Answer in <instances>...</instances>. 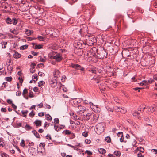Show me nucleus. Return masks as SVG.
I'll return each instance as SVG.
<instances>
[{
  "instance_id": "nucleus-1",
  "label": "nucleus",
  "mask_w": 157,
  "mask_h": 157,
  "mask_svg": "<svg viewBox=\"0 0 157 157\" xmlns=\"http://www.w3.org/2000/svg\"><path fill=\"white\" fill-rule=\"evenodd\" d=\"M105 125L103 122L98 124L95 127V131L98 134H100L104 130Z\"/></svg>"
},
{
  "instance_id": "nucleus-2",
  "label": "nucleus",
  "mask_w": 157,
  "mask_h": 157,
  "mask_svg": "<svg viewBox=\"0 0 157 157\" xmlns=\"http://www.w3.org/2000/svg\"><path fill=\"white\" fill-rule=\"evenodd\" d=\"M96 51L98 55H99L98 56L100 59H104L107 58V53L104 48H102L101 50L96 49Z\"/></svg>"
},
{
  "instance_id": "nucleus-3",
  "label": "nucleus",
  "mask_w": 157,
  "mask_h": 157,
  "mask_svg": "<svg viewBox=\"0 0 157 157\" xmlns=\"http://www.w3.org/2000/svg\"><path fill=\"white\" fill-rule=\"evenodd\" d=\"M90 107L96 113H98L100 111L101 109L97 105H93V104L91 105Z\"/></svg>"
},
{
  "instance_id": "nucleus-4",
  "label": "nucleus",
  "mask_w": 157,
  "mask_h": 157,
  "mask_svg": "<svg viewBox=\"0 0 157 157\" xmlns=\"http://www.w3.org/2000/svg\"><path fill=\"white\" fill-rule=\"evenodd\" d=\"M37 150H36L35 148L33 147H29L28 149L29 153L33 156L35 155L36 154V151Z\"/></svg>"
},
{
  "instance_id": "nucleus-5",
  "label": "nucleus",
  "mask_w": 157,
  "mask_h": 157,
  "mask_svg": "<svg viewBox=\"0 0 157 157\" xmlns=\"http://www.w3.org/2000/svg\"><path fill=\"white\" fill-rule=\"evenodd\" d=\"M53 59H55L57 62H60L62 59L61 55L57 54L53 56Z\"/></svg>"
},
{
  "instance_id": "nucleus-6",
  "label": "nucleus",
  "mask_w": 157,
  "mask_h": 157,
  "mask_svg": "<svg viewBox=\"0 0 157 157\" xmlns=\"http://www.w3.org/2000/svg\"><path fill=\"white\" fill-rule=\"evenodd\" d=\"M82 44V43L80 42H77L75 43L74 46L77 48L81 49L83 48Z\"/></svg>"
},
{
  "instance_id": "nucleus-7",
  "label": "nucleus",
  "mask_w": 157,
  "mask_h": 157,
  "mask_svg": "<svg viewBox=\"0 0 157 157\" xmlns=\"http://www.w3.org/2000/svg\"><path fill=\"white\" fill-rule=\"evenodd\" d=\"M77 107L79 109V110L77 111V112L82 113L81 112H82V113H83L84 111L86 110V108L85 107L81 105H78L77 106Z\"/></svg>"
},
{
  "instance_id": "nucleus-8",
  "label": "nucleus",
  "mask_w": 157,
  "mask_h": 157,
  "mask_svg": "<svg viewBox=\"0 0 157 157\" xmlns=\"http://www.w3.org/2000/svg\"><path fill=\"white\" fill-rule=\"evenodd\" d=\"M82 101V99L81 98H76L74 100L73 103L75 106H76L80 103Z\"/></svg>"
},
{
  "instance_id": "nucleus-9",
  "label": "nucleus",
  "mask_w": 157,
  "mask_h": 157,
  "mask_svg": "<svg viewBox=\"0 0 157 157\" xmlns=\"http://www.w3.org/2000/svg\"><path fill=\"white\" fill-rule=\"evenodd\" d=\"M94 117V115L92 113H88L86 116V119L88 120L90 119H92Z\"/></svg>"
},
{
  "instance_id": "nucleus-10",
  "label": "nucleus",
  "mask_w": 157,
  "mask_h": 157,
  "mask_svg": "<svg viewBox=\"0 0 157 157\" xmlns=\"http://www.w3.org/2000/svg\"><path fill=\"white\" fill-rule=\"evenodd\" d=\"M146 109H148V112H150L151 113L153 112L156 109V107H153L152 106L150 107L147 106Z\"/></svg>"
},
{
  "instance_id": "nucleus-11",
  "label": "nucleus",
  "mask_w": 157,
  "mask_h": 157,
  "mask_svg": "<svg viewBox=\"0 0 157 157\" xmlns=\"http://www.w3.org/2000/svg\"><path fill=\"white\" fill-rule=\"evenodd\" d=\"M33 123L36 124V126H41L42 124V122L41 120H36L35 121H34Z\"/></svg>"
},
{
  "instance_id": "nucleus-12",
  "label": "nucleus",
  "mask_w": 157,
  "mask_h": 157,
  "mask_svg": "<svg viewBox=\"0 0 157 157\" xmlns=\"http://www.w3.org/2000/svg\"><path fill=\"white\" fill-rule=\"evenodd\" d=\"M60 72L58 70H55L53 72V75L55 77H58V75H59Z\"/></svg>"
},
{
  "instance_id": "nucleus-13",
  "label": "nucleus",
  "mask_w": 157,
  "mask_h": 157,
  "mask_svg": "<svg viewBox=\"0 0 157 157\" xmlns=\"http://www.w3.org/2000/svg\"><path fill=\"white\" fill-rule=\"evenodd\" d=\"M13 56L15 58L17 59L21 56V55L17 52H15L13 54Z\"/></svg>"
},
{
  "instance_id": "nucleus-14",
  "label": "nucleus",
  "mask_w": 157,
  "mask_h": 157,
  "mask_svg": "<svg viewBox=\"0 0 157 157\" xmlns=\"http://www.w3.org/2000/svg\"><path fill=\"white\" fill-rule=\"evenodd\" d=\"M57 83L55 81L51 80L50 82V84L51 86L52 87H54L57 85Z\"/></svg>"
},
{
  "instance_id": "nucleus-15",
  "label": "nucleus",
  "mask_w": 157,
  "mask_h": 157,
  "mask_svg": "<svg viewBox=\"0 0 157 157\" xmlns=\"http://www.w3.org/2000/svg\"><path fill=\"white\" fill-rule=\"evenodd\" d=\"M32 132L33 134L37 138H40V136L39 133H38L37 132H36L35 130L33 131Z\"/></svg>"
},
{
  "instance_id": "nucleus-16",
  "label": "nucleus",
  "mask_w": 157,
  "mask_h": 157,
  "mask_svg": "<svg viewBox=\"0 0 157 157\" xmlns=\"http://www.w3.org/2000/svg\"><path fill=\"white\" fill-rule=\"evenodd\" d=\"M93 40H94L93 39H90V38H88L87 40V43L89 44L90 45H91L94 44V41Z\"/></svg>"
},
{
  "instance_id": "nucleus-17",
  "label": "nucleus",
  "mask_w": 157,
  "mask_h": 157,
  "mask_svg": "<svg viewBox=\"0 0 157 157\" xmlns=\"http://www.w3.org/2000/svg\"><path fill=\"white\" fill-rule=\"evenodd\" d=\"M22 127L25 128L27 130H29L32 128V127L27 124L25 126H22Z\"/></svg>"
},
{
  "instance_id": "nucleus-18",
  "label": "nucleus",
  "mask_w": 157,
  "mask_h": 157,
  "mask_svg": "<svg viewBox=\"0 0 157 157\" xmlns=\"http://www.w3.org/2000/svg\"><path fill=\"white\" fill-rule=\"evenodd\" d=\"M13 126L16 128H19L20 127H22V123L21 122H20L19 123H17V121H16V123L15 124L13 125Z\"/></svg>"
},
{
  "instance_id": "nucleus-19",
  "label": "nucleus",
  "mask_w": 157,
  "mask_h": 157,
  "mask_svg": "<svg viewBox=\"0 0 157 157\" xmlns=\"http://www.w3.org/2000/svg\"><path fill=\"white\" fill-rule=\"evenodd\" d=\"M6 22L8 24H11L12 23V20L9 17H7L6 20Z\"/></svg>"
},
{
  "instance_id": "nucleus-20",
  "label": "nucleus",
  "mask_w": 157,
  "mask_h": 157,
  "mask_svg": "<svg viewBox=\"0 0 157 157\" xmlns=\"http://www.w3.org/2000/svg\"><path fill=\"white\" fill-rule=\"evenodd\" d=\"M133 115L134 116L136 117H137L138 118H139L140 117V113L138 112H134L133 113Z\"/></svg>"
},
{
  "instance_id": "nucleus-21",
  "label": "nucleus",
  "mask_w": 157,
  "mask_h": 157,
  "mask_svg": "<svg viewBox=\"0 0 157 157\" xmlns=\"http://www.w3.org/2000/svg\"><path fill=\"white\" fill-rule=\"evenodd\" d=\"M119 112H120L122 113H124L126 112V110L124 108H121L120 107V109Z\"/></svg>"
},
{
  "instance_id": "nucleus-22",
  "label": "nucleus",
  "mask_w": 157,
  "mask_h": 157,
  "mask_svg": "<svg viewBox=\"0 0 157 157\" xmlns=\"http://www.w3.org/2000/svg\"><path fill=\"white\" fill-rule=\"evenodd\" d=\"M87 28L86 26H85V27H84L83 29L81 28L79 32L81 33L82 32L85 33L86 32H87Z\"/></svg>"
},
{
  "instance_id": "nucleus-23",
  "label": "nucleus",
  "mask_w": 157,
  "mask_h": 157,
  "mask_svg": "<svg viewBox=\"0 0 157 157\" xmlns=\"http://www.w3.org/2000/svg\"><path fill=\"white\" fill-rule=\"evenodd\" d=\"M78 65H79V64L71 63V66L73 68L77 70L78 67Z\"/></svg>"
},
{
  "instance_id": "nucleus-24",
  "label": "nucleus",
  "mask_w": 157,
  "mask_h": 157,
  "mask_svg": "<svg viewBox=\"0 0 157 157\" xmlns=\"http://www.w3.org/2000/svg\"><path fill=\"white\" fill-rule=\"evenodd\" d=\"M33 79H36L35 80H33L34 82H36L38 79V76L37 74H35L32 76Z\"/></svg>"
},
{
  "instance_id": "nucleus-25",
  "label": "nucleus",
  "mask_w": 157,
  "mask_h": 157,
  "mask_svg": "<svg viewBox=\"0 0 157 157\" xmlns=\"http://www.w3.org/2000/svg\"><path fill=\"white\" fill-rule=\"evenodd\" d=\"M114 154L116 156L119 157L120 156L121 153L119 151H116L114 152Z\"/></svg>"
},
{
  "instance_id": "nucleus-26",
  "label": "nucleus",
  "mask_w": 157,
  "mask_h": 157,
  "mask_svg": "<svg viewBox=\"0 0 157 157\" xmlns=\"http://www.w3.org/2000/svg\"><path fill=\"white\" fill-rule=\"evenodd\" d=\"M136 150L137 151H139V153H143L144 151V148L141 147H137Z\"/></svg>"
},
{
  "instance_id": "nucleus-27",
  "label": "nucleus",
  "mask_w": 157,
  "mask_h": 157,
  "mask_svg": "<svg viewBox=\"0 0 157 157\" xmlns=\"http://www.w3.org/2000/svg\"><path fill=\"white\" fill-rule=\"evenodd\" d=\"M1 44L2 45V48H5L7 44V42L6 41L2 42Z\"/></svg>"
},
{
  "instance_id": "nucleus-28",
  "label": "nucleus",
  "mask_w": 157,
  "mask_h": 157,
  "mask_svg": "<svg viewBox=\"0 0 157 157\" xmlns=\"http://www.w3.org/2000/svg\"><path fill=\"white\" fill-rule=\"evenodd\" d=\"M12 21L13 24L14 25H16L17 22V20L16 18L14 17L12 18Z\"/></svg>"
},
{
  "instance_id": "nucleus-29",
  "label": "nucleus",
  "mask_w": 157,
  "mask_h": 157,
  "mask_svg": "<svg viewBox=\"0 0 157 157\" xmlns=\"http://www.w3.org/2000/svg\"><path fill=\"white\" fill-rule=\"evenodd\" d=\"M105 140L108 143H110L111 141V139L109 136L106 137L105 139Z\"/></svg>"
},
{
  "instance_id": "nucleus-30",
  "label": "nucleus",
  "mask_w": 157,
  "mask_h": 157,
  "mask_svg": "<svg viewBox=\"0 0 157 157\" xmlns=\"http://www.w3.org/2000/svg\"><path fill=\"white\" fill-rule=\"evenodd\" d=\"M38 86L39 87L42 86H44L45 84V82L43 81H40L38 83Z\"/></svg>"
},
{
  "instance_id": "nucleus-31",
  "label": "nucleus",
  "mask_w": 157,
  "mask_h": 157,
  "mask_svg": "<svg viewBox=\"0 0 157 157\" xmlns=\"http://www.w3.org/2000/svg\"><path fill=\"white\" fill-rule=\"evenodd\" d=\"M99 152L100 153L103 154L106 152V151L103 148H100Z\"/></svg>"
},
{
  "instance_id": "nucleus-32",
  "label": "nucleus",
  "mask_w": 157,
  "mask_h": 157,
  "mask_svg": "<svg viewBox=\"0 0 157 157\" xmlns=\"http://www.w3.org/2000/svg\"><path fill=\"white\" fill-rule=\"evenodd\" d=\"M43 45L42 44H39L36 45L34 48L35 49H40L42 48Z\"/></svg>"
},
{
  "instance_id": "nucleus-33",
  "label": "nucleus",
  "mask_w": 157,
  "mask_h": 157,
  "mask_svg": "<svg viewBox=\"0 0 157 157\" xmlns=\"http://www.w3.org/2000/svg\"><path fill=\"white\" fill-rule=\"evenodd\" d=\"M39 59L40 61L41 62H44L46 61L45 58L44 57H42L41 56H40Z\"/></svg>"
},
{
  "instance_id": "nucleus-34",
  "label": "nucleus",
  "mask_w": 157,
  "mask_h": 157,
  "mask_svg": "<svg viewBox=\"0 0 157 157\" xmlns=\"http://www.w3.org/2000/svg\"><path fill=\"white\" fill-rule=\"evenodd\" d=\"M28 45L26 44L21 46L20 47V49L21 50H24L27 49L28 48Z\"/></svg>"
},
{
  "instance_id": "nucleus-35",
  "label": "nucleus",
  "mask_w": 157,
  "mask_h": 157,
  "mask_svg": "<svg viewBox=\"0 0 157 157\" xmlns=\"http://www.w3.org/2000/svg\"><path fill=\"white\" fill-rule=\"evenodd\" d=\"M28 111L27 110L25 111H22L21 113L23 115V116L25 117L26 116V114L28 113Z\"/></svg>"
},
{
  "instance_id": "nucleus-36",
  "label": "nucleus",
  "mask_w": 157,
  "mask_h": 157,
  "mask_svg": "<svg viewBox=\"0 0 157 157\" xmlns=\"http://www.w3.org/2000/svg\"><path fill=\"white\" fill-rule=\"evenodd\" d=\"M63 132L64 133L65 135H69L71 134V131L69 130H66L63 131Z\"/></svg>"
},
{
  "instance_id": "nucleus-37",
  "label": "nucleus",
  "mask_w": 157,
  "mask_h": 157,
  "mask_svg": "<svg viewBox=\"0 0 157 157\" xmlns=\"http://www.w3.org/2000/svg\"><path fill=\"white\" fill-rule=\"evenodd\" d=\"M46 116H47V119L50 121H51L52 120V118L50 115L48 114L46 115Z\"/></svg>"
},
{
  "instance_id": "nucleus-38",
  "label": "nucleus",
  "mask_w": 157,
  "mask_h": 157,
  "mask_svg": "<svg viewBox=\"0 0 157 157\" xmlns=\"http://www.w3.org/2000/svg\"><path fill=\"white\" fill-rule=\"evenodd\" d=\"M5 79L6 81L8 82H10L12 80V78L11 76L7 77L5 78Z\"/></svg>"
},
{
  "instance_id": "nucleus-39",
  "label": "nucleus",
  "mask_w": 157,
  "mask_h": 157,
  "mask_svg": "<svg viewBox=\"0 0 157 157\" xmlns=\"http://www.w3.org/2000/svg\"><path fill=\"white\" fill-rule=\"evenodd\" d=\"M45 146V144L44 143H40L39 144V147H41V149H44V147Z\"/></svg>"
},
{
  "instance_id": "nucleus-40",
  "label": "nucleus",
  "mask_w": 157,
  "mask_h": 157,
  "mask_svg": "<svg viewBox=\"0 0 157 157\" xmlns=\"http://www.w3.org/2000/svg\"><path fill=\"white\" fill-rule=\"evenodd\" d=\"M0 155L2 157H7V156H8V155L7 154H6V153L4 152H2V153L1 154V152H0Z\"/></svg>"
},
{
  "instance_id": "nucleus-41",
  "label": "nucleus",
  "mask_w": 157,
  "mask_h": 157,
  "mask_svg": "<svg viewBox=\"0 0 157 157\" xmlns=\"http://www.w3.org/2000/svg\"><path fill=\"white\" fill-rule=\"evenodd\" d=\"M124 137L123 136H121L120 137V141L121 142H124V143H125L127 141L126 140H124Z\"/></svg>"
},
{
  "instance_id": "nucleus-42",
  "label": "nucleus",
  "mask_w": 157,
  "mask_h": 157,
  "mask_svg": "<svg viewBox=\"0 0 157 157\" xmlns=\"http://www.w3.org/2000/svg\"><path fill=\"white\" fill-rule=\"evenodd\" d=\"M25 32L28 36H29L31 34V31L30 30L26 29L25 30Z\"/></svg>"
},
{
  "instance_id": "nucleus-43",
  "label": "nucleus",
  "mask_w": 157,
  "mask_h": 157,
  "mask_svg": "<svg viewBox=\"0 0 157 157\" xmlns=\"http://www.w3.org/2000/svg\"><path fill=\"white\" fill-rule=\"evenodd\" d=\"M120 107H118V106H115L114 108V110L116 112H119L120 109Z\"/></svg>"
},
{
  "instance_id": "nucleus-44",
  "label": "nucleus",
  "mask_w": 157,
  "mask_h": 157,
  "mask_svg": "<svg viewBox=\"0 0 157 157\" xmlns=\"http://www.w3.org/2000/svg\"><path fill=\"white\" fill-rule=\"evenodd\" d=\"M37 38L40 41H44V37L40 36H38Z\"/></svg>"
},
{
  "instance_id": "nucleus-45",
  "label": "nucleus",
  "mask_w": 157,
  "mask_h": 157,
  "mask_svg": "<svg viewBox=\"0 0 157 157\" xmlns=\"http://www.w3.org/2000/svg\"><path fill=\"white\" fill-rule=\"evenodd\" d=\"M78 67L77 70H80L81 71H84L85 70L84 68L83 67H82L80 65H78Z\"/></svg>"
},
{
  "instance_id": "nucleus-46",
  "label": "nucleus",
  "mask_w": 157,
  "mask_h": 157,
  "mask_svg": "<svg viewBox=\"0 0 157 157\" xmlns=\"http://www.w3.org/2000/svg\"><path fill=\"white\" fill-rule=\"evenodd\" d=\"M106 108L107 110L109 111H110L111 112H113V110L112 108H110L108 106H106Z\"/></svg>"
},
{
  "instance_id": "nucleus-47",
  "label": "nucleus",
  "mask_w": 157,
  "mask_h": 157,
  "mask_svg": "<svg viewBox=\"0 0 157 157\" xmlns=\"http://www.w3.org/2000/svg\"><path fill=\"white\" fill-rule=\"evenodd\" d=\"M54 123L55 124H59V120L58 118H55L54 119Z\"/></svg>"
},
{
  "instance_id": "nucleus-48",
  "label": "nucleus",
  "mask_w": 157,
  "mask_h": 157,
  "mask_svg": "<svg viewBox=\"0 0 157 157\" xmlns=\"http://www.w3.org/2000/svg\"><path fill=\"white\" fill-rule=\"evenodd\" d=\"M67 145H68V146H69V147H70L71 148H73L74 150H78V148L76 147L75 146H72L71 144H67Z\"/></svg>"
},
{
  "instance_id": "nucleus-49",
  "label": "nucleus",
  "mask_w": 157,
  "mask_h": 157,
  "mask_svg": "<svg viewBox=\"0 0 157 157\" xmlns=\"http://www.w3.org/2000/svg\"><path fill=\"white\" fill-rule=\"evenodd\" d=\"M66 79V76L64 75H63L62 76V78H61V82H64L65 79Z\"/></svg>"
},
{
  "instance_id": "nucleus-50",
  "label": "nucleus",
  "mask_w": 157,
  "mask_h": 157,
  "mask_svg": "<svg viewBox=\"0 0 157 157\" xmlns=\"http://www.w3.org/2000/svg\"><path fill=\"white\" fill-rule=\"evenodd\" d=\"M37 153H39L40 152V153H41L42 155H45V154L44 153V149L43 150V149H42V150L41 151H38V150H37Z\"/></svg>"
},
{
  "instance_id": "nucleus-51",
  "label": "nucleus",
  "mask_w": 157,
  "mask_h": 157,
  "mask_svg": "<svg viewBox=\"0 0 157 157\" xmlns=\"http://www.w3.org/2000/svg\"><path fill=\"white\" fill-rule=\"evenodd\" d=\"M154 81V80L152 78H150L148 81L147 82H148L149 84H151Z\"/></svg>"
},
{
  "instance_id": "nucleus-52",
  "label": "nucleus",
  "mask_w": 157,
  "mask_h": 157,
  "mask_svg": "<svg viewBox=\"0 0 157 157\" xmlns=\"http://www.w3.org/2000/svg\"><path fill=\"white\" fill-rule=\"evenodd\" d=\"M84 103L85 104H88L89 103L91 105H93V103L92 102H89L88 101L86 100L84 101Z\"/></svg>"
},
{
  "instance_id": "nucleus-53",
  "label": "nucleus",
  "mask_w": 157,
  "mask_h": 157,
  "mask_svg": "<svg viewBox=\"0 0 157 157\" xmlns=\"http://www.w3.org/2000/svg\"><path fill=\"white\" fill-rule=\"evenodd\" d=\"M89 71L95 74H96L97 72V71L94 69H91L90 70H89Z\"/></svg>"
},
{
  "instance_id": "nucleus-54",
  "label": "nucleus",
  "mask_w": 157,
  "mask_h": 157,
  "mask_svg": "<svg viewBox=\"0 0 157 157\" xmlns=\"http://www.w3.org/2000/svg\"><path fill=\"white\" fill-rule=\"evenodd\" d=\"M86 152L87 155H91L92 154V152L90 151L86 150Z\"/></svg>"
},
{
  "instance_id": "nucleus-55",
  "label": "nucleus",
  "mask_w": 157,
  "mask_h": 157,
  "mask_svg": "<svg viewBox=\"0 0 157 157\" xmlns=\"http://www.w3.org/2000/svg\"><path fill=\"white\" fill-rule=\"evenodd\" d=\"M6 101L7 102L10 104H12L13 103L12 101L10 99H7Z\"/></svg>"
},
{
  "instance_id": "nucleus-56",
  "label": "nucleus",
  "mask_w": 157,
  "mask_h": 157,
  "mask_svg": "<svg viewBox=\"0 0 157 157\" xmlns=\"http://www.w3.org/2000/svg\"><path fill=\"white\" fill-rule=\"evenodd\" d=\"M38 75L40 76H45V74L39 71L38 73Z\"/></svg>"
},
{
  "instance_id": "nucleus-57",
  "label": "nucleus",
  "mask_w": 157,
  "mask_h": 157,
  "mask_svg": "<svg viewBox=\"0 0 157 157\" xmlns=\"http://www.w3.org/2000/svg\"><path fill=\"white\" fill-rule=\"evenodd\" d=\"M54 128L55 130L57 132L59 131L60 130L58 126H57L55 125L54 126Z\"/></svg>"
},
{
  "instance_id": "nucleus-58",
  "label": "nucleus",
  "mask_w": 157,
  "mask_h": 157,
  "mask_svg": "<svg viewBox=\"0 0 157 157\" xmlns=\"http://www.w3.org/2000/svg\"><path fill=\"white\" fill-rule=\"evenodd\" d=\"M28 92L26 88H25L24 90H23V92H22V95L23 96H24V94Z\"/></svg>"
},
{
  "instance_id": "nucleus-59",
  "label": "nucleus",
  "mask_w": 157,
  "mask_h": 157,
  "mask_svg": "<svg viewBox=\"0 0 157 157\" xmlns=\"http://www.w3.org/2000/svg\"><path fill=\"white\" fill-rule=\"evenodd\" d=\"M35 115V114L33 113V111H32L29 114V116L33 117Z\"/></svg>"
},
{
  "instance_id": "nucleus-60",
  "label": "nucleus",
  "mask_w": 157,
  "mask_h": 157,
  "mask_svg": "<svg viewBox=\"0 0 157 157\" xmlns=\"http://www.w3.org/2000/svg\"><path fill=\"white\" fill-rule=\"evenodd\" d=\"M117 135L119 137L123 136V132H119L117 133Z\"/></svg>"
},
{
  "instance_id": "nucleus-61",
  "label": "nucleus",
  "mask_w": 157,
  "mask_h": 157,
  "mask_svg": "<svg viewBox=\"0 0 157 157\" xmlns=\"http://www.w3.org/2000/svg\"><path fill=\"white\" fill-rule=\"evenodd\" d=\"M20 145L21 146L24 147L25 146V141L24 140L22 139L21 140V143H20Z\"/></svg>"
},
{
  "instance_id": "nucleus-62",
  "label": "nucleus",
  "mask_w": 157,
  "mask_h": 157,
  "mask_svg": "<svg viewBox=\"0 0 157 157\" xmlns=\"http://www.w3.org/2000/svg\"><path fill=\"white\" fill-rule=\"evenodd\" d=\"M143 83H144V86L148 85H149V83L147 82V81L146 80H143Z\"/></svg>"
},
{
  "instance_id": "nucleus-63",
  "label": "nucleus",
  "mask_w": 157,
  "mask_h": 157,
  "mask_svg": "<svg viewBox=\"0 0 157 157\" xmlns=\"http://www.w3.org/2000/svg\"><path fill=\"white\" fill-rule=\"evenodd\" d=\"M31 52V54L34 56H36L38 54V52H34L33 51H32Z\"/></svg>"
},
{
  "instance_id": "nucleus-64",
  "label": "nucleus",
  "mask_w": 157,
  "mask_h": 157,
  "mask_svg": "<svg viewBox=\"0 0 157 157\" xmlns=\"http://www.w3.org/2000/svg\"><path fill=\"white\" fill-rule=\"evenodd\" d=\"M91 140L90 139H86L85 140V142L87 144H89L91 143Z\"/></svg>"
}]
</instances>
